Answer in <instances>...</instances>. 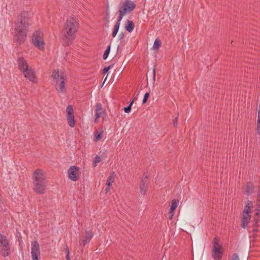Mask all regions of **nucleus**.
<instances>
[{
    "label": "nucleus",
    "mask_w": 260,
    "mask_h": 260,
    "mask_svg": "<svg viewBox=\"0 0 260 260\" xmlns=\"http://www.w3.org/2000/svg\"><path fill=\"white\" fill-rule=\"evenodd\" d=\"M29 14L27 12H23L19 16L18 22L15 25V41L20 42L24 41L26 30L29 25Z\"/></svg>",
    "instance_id": "obj_1"
},
{
    "label": "nucleus",
    "mask_w": 260,
    "mask_h": 260,
    "mask_svg": "<svg viewBox=\"0 0 260 260\" xmlns=\"http://www.w3.org/2000/svg\"><path fill=\"white\" fill-rule=\"evenodd\" d=\"M78 26V19L75 16H72L68 18L63 29V40L68 45L75 39Z\"/></svg>",
    "instance_id": "obj_2"
},
{
    "label": "nucleus",
    "mask_w": 260,
    "mask_h": 260,
    "mask_svg": "<svg viewBox=\"0 0 260 260\" xmlns=\"http://www.w3.org/2000/svg\"><path fill=\"white\" fill-rule=\"evenodd\" d=\"M18 63L25 77L31 82H36V74L31 68L28 66L26 61L23 58H19L18 59Z\"/></svg>",
    "instance_id": "obj_3"
},
{
    "label": "nucleus",
    "mask_w": 260,
    "mask_h": 260,
    "mask_svg": "<svg viewBox=\"0 0 260 260\" xmlns=\"http://www.w3.org/2000/svg\"><path fill=\"white\" fill-rule=\"evenodd\" d=\"M136 5L131 0H124L122 2L119 7V21H121L123 17L131 12L135 8Z\"/></svg>",
    "instance_id": "obj_4"
},
{
    "label": "nucleus",
    "mask_w": 260,
    "mask_h": 260,
    "mask_svg": "<svg viewBox=\"0 0 260 260\" xmlns=\"http://www.w3.org/2000/svg\"><path fill=\"white\" fill-rule=\"evenodd\" d=\"M253 207V203L251 201H248L243 212L242 218V227L245 228L248 225L251 219V210Z\"/></svg>",
    "instance_id": "obj_5"
},
{
    "label": "nucleus",
    "mask_w": 260,
    "mask_h": 260,
    "mask_svg": "<svg viewBox=\"0 0 260 260\" xmlns=\"http://www.w3.org/2000/svg\"><path fill=\"white\" fill-rule=\"evenodd\" d=\"M222 247L219 243V240L215 238L213 242L212 257L215 260H220L222 255Z\"/></svg>",
    "instance_id": "obj_6"
},
{
    "label": "nucleus",
    "mask_w": 260,
    "mask_h": 260,
    "mask_svg": "<svg viewBox=\"0 0 260 260\" xmlns=\"http://www.w3.org/2000/svg\"><path fill=\"white\" fill-rule=\"evenodd\" d=\"M32 41L34 45L39 49H44L45 44L42 32L40 31L35 32L32 36Z\"/></svg>",
    "instance_id": "obj_7"
},
{
    "label": "nucleus",
    "mask_w": 260,
    "mask_h": 260,
    "mask_svg": "<svg viewBox=\"0 0 260 260\" xmlns=\"http://www.w3.org/2000/svg\"><path fill=\"white\" fill-rule=\"evenodd\" d=\"M10 250L9 243L6 237L0 234V254L4 256H8Z\"/></svg>",
    "instance_id": "obj_8"
},
{
    "label": "nucleus",
    "mask_w": 260,
    "mask_h": 260,
    "mask_svg": "<svg viewBox=\"0 0 260 260\" xmlns=\"http://www.w3.org/2000/svg\"><path fill=\"white\" fill-rule=\"evenodd\" d=\"M66 112L68 124L71 127H73L75 125V120L73 107L71 105L68 106Z\"/></svg>",
    "instance_id": "obj_9"
},
{
    "label": "nucleus",
    "mask_w": 260,
    "mask_h": 260,
    "mask_svg": "<svg viewBox=\"0 0 260 260\" xmlns=\"http://www.w3.org/2000/svg\"><path fill=\"white\" fill-rule=\"evenodd\" d=\"M69 178L73 181H77L80 176L79 168L75 166L71 167L68 171Z\"/></svg>",
    "instance_id": "obj_10"
},
{
    "label": "nucleus",
    "mask_w": 260,
    "mask_h": 260,
    "mask_svg": "<svg viewBox=\"0 0 260 260\" xmlns=\"http://www.w3.org/2000/svg\"><path fill=\"white\" fill-rule=\"evenodd\" d=\"M44 181H46V175L45 172L41 169L36 170L32 175V183Z\"/></svg>",
    "instance_id": "obj_11"
},
{
    "label": "nucleus",
    "mask_w": 260,
    "mask_h": 260,
    "mask_svg": "<svg viewBox=\"0 0 260 260\" xmlns=\"http://www.w3.org/2000/svg\"><path fill=\"white\" fill-rule=\"evenodd\" d=\"M34 190L38 193H44L47 187V181L32 183Z\"/></svg>",
    "instance_id": "obj_12"
},
{
    "label": "nucleus",
    "mask_w": 260,
    "mask_h": 260,
    "mask_svg": "<svg viewBox=\"0 0 260 260\" xmlns=\"http://www.w3.org/2000/svg\"><path fill=\"white\" fill-rule=\"evenodd\" d=\"M31 251L32 260H39L38 256L40 254V247L39 243L36 241L31 243Z\"/></svg>",
    "instance_id": "obj_13"
},
{
    "label": "nucleus",
    "mask_w": 260,
    "mask_h": 260,
    "mask_svg": "<svg viewBox=\"0 0 260 260\" xmlns=\"http://www.w3.org/2000/svg\"><path fill=\"white\" fill-rule=\"evenodd\" d=\"M51 78L53 83L65 78L63 72L59 69H55L53 71Z\"/></svg>",
    "instance_id": "obj_14"
},
{
    "label": "nucleus",
    "mask_w": 260,
    "mask_h": 260,
    "mask_svg": "<svg viewBox=\"0 0 260 260\" xmlns=\"http://www.w3.org/2000/svg\"><path fill=\"white\" fill-rule=\"evenodd\" d=\"M65 78L61 80L58 81L53 84L55 85V87L58 92L59 93H64L66 89L65 87Z\"/></svg>",
    "instance_id": "obj_15"
},
{
    "label": "nucleus",
    "mask_w": 260,
    "mask_h": 260,
    "mask_svg": "<svg viewBox=\"0 0 260 260\" xmlns=\"http://www.w3.org/2000/svg\"><path fill=\"white\" fill-rule=\"evenodd\" d=\"M92 236L93 235L90 231H85L84 237L82 240L83 246H84L86 244H87L90 241L91 239L92 238Z\"/></svg>",
    "instance_id": "obj_16"
},
{
    "label": "nucleus",
    "mask_w": 260,
    "mask_h": 260,
    "mask_svg": "<svg viewBox=\"0 0 260 260\" xmlns=\"http://www.w3.org/2000/svg\"><path fill=\"white\" fill-rule=\"evenodd\" d=\"M179 201L176 199H174L172 201L170 205V214H172V216H174V211L178 206Z\"/></svg>",
    "instance_id": "obj_17"
},
{
    "label": "nucleus",
    "mask_w": 260,
    "mask_h": 260,
    "mask_svg": "<svg viewBox=\"0 0 260 260\" xmlns=\"http://www.w3.org/2000/svg\"><path fill=\"white\" fill-rule=\"evenodd\" d=\"M104 131H96L94 133L93 141L98 142L104 138Z\"/></svg>",
    "instance_id": "obj_18"
},
{
    "label": "nucleus",
    "mask_w": 260,
    "mask_h": 260,
    "mask_svg": "<svg viewBox=\"0 0 260 260\" xmlns=\"http://www.w3.org/2000/svg\"><path fill=\"white\" fill-rule=\"evenodd\" d=\"M147 188V186L146 183V181H144L143 180H142L141 182L140 186V193L143 195L145 194L146 193Z\"/></svg>",
    "instance_id": "obj_19"
},
{
    "label": "nucleus",
    "mask_w": 260,
    "mask_h": 260,
    "mask_svg": "<svg viewBox=\"0 0 260 260\" xmlns=\"http://www.w3.org/2000/svg\"><path fill=\"white\" fill-rule=\"evenodd\" d=\"M134 28V24L133 22L131 21H127V23L125 25V29L128 32H131L133 31Z\"/></svg>",
    "instance_id": "obj_20"
},
{
    "label": "nucleus",
    "mask_w": 260,
    "mask_h": 260,
    "mask_svg": "<svg viewBox=\"0 0 260 260\" xmlns=\"http://www.w3.org/2000/svg\"><path fill=\"white\" fill-rule=\"evenodd\" d=\"M120 22V21H119V18H118L117 22L116 23V24L115 25L113 31L112 32V37H115L117 34V32H118L119 28Z\"/></svg>",
    "instance_id": "obj_21"
},
{
    "label": "nucleus",
    "mask_w": 260,
    "mask_h": 260,
    "mask_svg": "<svg viewBox=\"0 0 260 260\" xmlns=\"http://www.w3.org/2000/svg\"><path fill=\"white\" fill-rule=\"evenodd\" d=\"M253 185L251 183H248L247 184L245 188V191L247 194H249L251 193L253 191Z\"/></svg>",
    "instance_id": "obj_22"
},
{
    "label": "nucleus",
    "mask_w": 260,
    "mask_h": 260,
    "mask_svg": "<svg viewBox=\"0 0 260 260\" xmlns=\"http://www.w3.org/2000/svg\"><path fill=\"white\" fill-rule=\"evenodd\" d=\"M114 179L115 177L114 176V174H111L110 176L108 178V179L107 180V185L110 187L112 185V183L114 182Z\"/></svg>",
    "instance_id": "obj_23"
},
{
    "label": "nucleus",
    "mask_w": 260,
    "mask_h": 260,
    "mask_svg": "<svg viewBox=\"0 0 260 260\" xmlns=\"http://www.w3.org/2000/svg\"><path fill=\"white\" fill-rule=\"evenodd\" d=\"M161 45V41L159 39H156L154 42L153 45V49L154 50H157Z\"/></svg>",
    "instance_id": "obj_24"
},
{
    "label": "nucleus",
    "mask_w": 260,
    "mask_h": 260,
    "mask_svg": "<svg viewBox=\"0 0 260 260\" xmlns=\"http://www.w3.org/2000/svg\"><path fill=\"white\" fill-rule=\"evenodd\" d=\"M105 111H95V118L94 119V122L98 123L99 121V118L104 113Z\"/></svg>",
    "instance_id": "obj_25"
},
{
    "label": "nucleus",
    "mask_w": 260,
    "mask_h": 260,
    "mask_svg": "<svg viewBox=\"0 0 260 260\" xmlns=\"http://www.w3.org/2000/svg\"><path fill=\"white\" fill-rule=\"evenodd\" d=\"M110 46H109L107 47V48L106 49V50L105 51L104 55H103V59L104 60H106L108 56L110 53Z\"/></svg>",
    "instance_id": "obj_26"
},
{
    "label": "nucleus",
    "mask_w": 260,
    "mask_h": 260,
    "mask_svg": "<svg viewBox=\"0 0 260 260\" xmlns=\"http://www.w3.org/2000/svg\"><path fill=\"white\" fill-rule=\"evenodd\" d=\"M133 104V101H132L130 103L128 107H125V108H124V112L125 113H129L131 112V107H132Z\"/></svg>",
    "instance_id": "obj_27"
},
{
    "label": "nucleus",
    "mask_w": 260,
    "mask_h": 260,
    "mask_svg": "<svg viewBox=\"0 0 260 260\" xmlns=\"http://www.w3.org/2000/svg\"><path fill=\"white\" fill-rule=\"evenodd\" d=\"M102 109V106L101 103H98L95 106V111H103Z\"/></svg>",
    "instance_id": "obj_28"
},
{
    "label": "nucleus",
    "mask_w": 260,
    "mask_h": 260,
    "mask_svg": "<svg viewBox=\"0 0 260 260\" xmlns=\"http://www.w3.org/2000/svg\"><path fill=\"white\" fill-rule=\"evenodd\" d=\"M101 159L100 157L96 156L93 161V166L95 167L96 166L97 164L100 162Z\"/></svg>",
    "instance_id": "obj_29"
},
{
    "label": "nucleus",
    "mask_w": 260,
    "mask_h": 260,
    "mask_svg": "<svg viewBox=\"0 0 260 260\" xmlns=\"http://www.w3.org/2000/svg\"><path fill=\"white\" fill-rule=\"evenodd\" d=\"M256 209L255 210L258 212H260V199H257L256 204Z\"/></svg>",
    "instance_id": "obj_30"
},
{
    "label": "nucleus",
    "mask_w": 260,
    "mask_h": 260,
    "mask_svg": "<svg viewBox=\"0 0 260 260\" xmlns=\"http://www.w3.org/2000/svg\"><path fill=\"white\" fill-rule=\"evenodd\" d=\"M149 93L148 92H147L145 94L142 101L143 104H145L147 102V99L149 98Z\"/></svg>",
    "instance_id": "obj_31"
},
{
    "label": "nucleus",
    "mask_w": 260,
    "mask_h": 260,
    "mask_svg": "<svg viewBox=\"0 0 260 260\" xmlns=\"http://www.w3.org/2000/svg\"><path fill=\"white\" fill-rule=\"evenodd\" d=\"M110 17V11L109 9L106 10V19L108 22Z\"/></svg>",
    "instance_id": "obj_32"
},
{
    "label": "nucleus",
    "mask_w": 260,
    "mask_h": 260,
    "mask_svg": "<svg viewBox=\"0 0 260 260\" xmlns=\"http://www.w3.org/2000/svg\"><path fill=\"white\" fill-rule=\"evenodd\" d=\"M231 260H240L239 256L236 253H234L232 256Z\"/></svg>",
    "instance_id": "obj_33"
},
{
    "label": "nucleus",
    "mask_w": 260,
    "mask_h": 260,
    "mask_svg": "<svg viewBox=\"0 0 260 260\" xmlns=\"http://www.w3.org/2000/svg\"><path fill=\"white\" fill-rule=\"evenodd\" d=\"M110 68H111V66H109V67L105 68L103 69V73H106L107 72H108V71L110 70Z\"/></svg>",
    "instance_id": "obj_34"
},
{
    "label": "nucleus",
    "mask_w": 260,
    "mask_h": 260,
    "mask_svg": "<svg viewBox=\"0 0 260 260\" xmlns=\"http://www.w3.org/2000/svg\"><path fill=\"white\" fill-rule=\"evenodd\" d=\"M103 120H104V121L107 120V114L105 111L104 112V113L103 114Z\"/></svg>",
    "instance_id": "obj_35"
},
{
    "label": "nucleus",
    "mask_w": 260,
    "mask_h": 260,
    "mask_svg": "<svg viewBox=\"0 0 260 260\" xmlns=\"http://www.w3.org/2000/svg\"><path fill=\"white\" fill-rule=\"evenodd\" d=\"M153 80L154 82L155 81V71L154 69L153 70Z\"/></svg>",
    "instance_id": "obj_36"
},
{
    "label": "nucleus",
    "mask_w": 260,
    "mask_h": 260,
    "mask_svg": "<svg viewBox=\"0 0 260 260\" xmlns=\"http://www.w3.org/2000/svg\"><path fill=\"white\" fill-rule=\"evenodd\" d=\"M67 260H70V258H69V249H68L67 250Z\"/></svg>",
    "instance_id": "obj_37"
},
{
    "label": "nucleus",
    "mask_w": 260,
    "mask_h": 260,
    "mask_svg": "<svg viewBox=\"0 0 260 260\" xmlns=\"http://www.w3.org/2000/svg\"><path fill=\"white\" fill-rule=\"evenodd\" d=\"M110 187L107 186V187L105 189V190H106V192H107L110 190Z\"/></svg>",
    "instance_id": "obj_38"
},
{
    "label": "nucleus",
    "mask_w": 260,
    "mask_h": 260,
    "mask_svg": "<svg viewBox=\"0 0 260 260\" xmlns=\"http://www.w3.org/2000/svg\"><path fill=\"white\" fill-rule=\"evenodd\" d=\"M257 196V199H260V191H258Z\"/></svg>",
    "instance_id": "obj_39"
},
{
    "label": "nucleus",
    "mask_w": 260,
    "mask_h": 260,
    "mask_svg": "<svg viewBox=\"0 0 260 260\" xmlns=\"http://www.w3.org/2000/svg\"><path fill=\"white\" fill-rule=\"evenodd\" d=\"M169 218L170 219H171L172 218V217H173V216H172V214H170V213H169Z\"/></svg>",
    "instance_id": "obj_40"
},
{
    "label": "nucleus",
    "mask_w": 260,
    "mask_h": 260,
    "mask_svg": "<svg viewBox=\"0 0 260 260\" xmlns=\"http://www.w3.org/2000/svg\"><path fill=\"white\" fill-rule=\"evenodd\" d=\"M255 225H256L257 223V221H258V218H255Z\"/></svg>",
    "instance_id": "obj_41"
},
{
    "label": "nucleus",
    "mask_w": 260,
    "mask_h": 260,
    "mask_svg": "<svg viewBox=\"0 0 260 260\" xmlns=\"http://www.w3.org/2000/svg\"><path fill=\"white\" fill-rule=\"evenodd\" d=\"M259 214V212L256 211V213L255 214V216H258Z\"/></svg>",
    "instance_id": "obj_42"
},
{
    "label": "nucleus",
    "mask_w": 260,
    "mask_h": 260,
    "mask_svg": "<svg viewBox=\"0 0 260 260\" xmlns=\"http://www.w3.org/2000/svg\"><path fill=\"white\" fill-rule=\"evenodd\" d=\"M174 125H176L177 124V119L174 121Z\"/></svg>",
    "instance_id": "obj_43"
},
{
    "label": "nucleus",
    "mask_w": 260,
    "mask_h": 260,
    "mask_svg": "<svg viewBox=\"0 0 260 260\" xmlns=\"http://www.w3.org/2000/svg\"><path fill=\"white\" fill-rule=\"evenodd\" d=\"M107 77L105 78V79H104V82H103V84H104L105 82V81H106V80H107Z\"/></svg>",
    "instance_id": "obj_44"
},
{
    "label": "nucleus",
    "mask_w": 260,
    "mask_h": 260,
    "mask_svg": "<svg viewBox=\"0 0 260 260\" xmlns=\"http://www.w3.org/2000/svg\"><path fill=\"white\" fill-rule=\"evenodd\" d=\"M258 191H260V186L259 187Z\"/></svg>",
    "instance_id": "obj_45"
}]
</instances>
